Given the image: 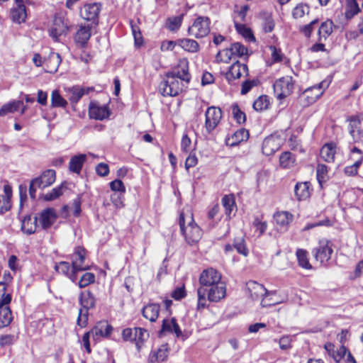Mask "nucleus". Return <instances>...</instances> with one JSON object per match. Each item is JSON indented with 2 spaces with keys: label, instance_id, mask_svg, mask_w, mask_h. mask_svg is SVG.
Listing matches in <instances>:
<instances>
[{
  "label": "nucleus",
  "instance_id": "ea45409f",
  "mask_svg": "<svg viewBox=\"0 0 363 363\" xmlns=\"http://www.w3.org/2000/svg\"><path fill=\"white\" fill-rule=\"evenodd\" d=\"M271 99L267 95H262L253 103V108L257 111H262L269 108Z\"/></svg>",
  "mask_w": 363,
  "mask_h": 363
},
{
  "label": "nucleus",
  "instance_id": "39448f33",
  "mask_svg": "<svg viewBox=\"0 0 363 363\" xmlns=\"http://www.w3.org/2000/svg\"><path fill=\"white\" fill-rule=\"evenodd\" d=\"M247 289L249 296L252 300H258L262 298L261 305L262 307H267L276 304L277 302L268 301L267 297L275 294V291H269L264 286L256 281H250L247 283Z\"/></svg>",
  "mask_w": 363,
  "mask_h": 363
},
{
  "label": "nucleus",
  "instance_id": "72a5a7b5",
  "mask_svg": "<svg viewBox=\"0 0 363 363\" xmlns=\"http://www.w3.org/2000/svg\"><path fill=\"white\" fill-rule=\"evenodd\" d=\"M79 302L82 308L89 310L94 308L96 300L90 291H84L79 295Z\"/></svg>",
  "mask_w": 363,
  "mask_h": 363
},
{
  "label": "nucleus",
  "instance_id": "f8f14e48",
  "mask_svg": "<svg viewBox=\"0 0 363 363\" xmlns=\"http://www.w3.org/2000/svg\"><path fill=\"white\" fill-rule=\"evenodd\" d=\"M11 299V295H8L4 301H0V328L9 326L13 320L12 312L8 306Z\"/></svg>",
  "mask_w": 363,
  "mask_h": 363
},
{
  "label": "nucleus",
  "instance_id": "864d4df0",
  "mask_svg": "<svg viewBox=\"0 0 363 363\" xmlns=\"http://www.w3.org/2000/svg\"><path fill=\"white\" fill-rule=\"evenodd\" d=\"M233 247L239 254H241L245 257L247 256L248 250L246 247L245 240L242 238H238L235 239Z\"/></svg>",
  "mask_w": 363,
  "mask_h": 363
},
{
  "label": "nucleus",
  "instance_id": "5fc2aeb1",
  "mask_svg": "<svg viewBox=\"0 0 363 363\" xmlns=\"http://www.w3.org/2000/svg\"><path fill=\"white\" fill-rule=\"evenodd\" d=\"M52 106L54 107L65 108L67 105V101L60 94V92H52Z\"/></svg>",
  "mask_w": 363,
  "mask_h": 363
},
{
  "label": "nucleus",
  "instance_id": "4c0bfd02",
  "mask_svg": "<svg viewBox=\"0 0 363 363\" xmlns=\"http://www.w3.org/2000/svg\"><path fill=\"white\" fill-rule=\"evenodd\" d=\"M23 106L21 101H13L2 106L0 109V116H4L9 113L17 111Z\"/></svg>",
  "mask_w": 363,
  "mask_h": 363
},
{
  "label": "nucleus",
  "instance_id": "c756f323",
  "mask_svg": "<svg viewBox=\"0 0 363 363\" xmlns=\"http://www.w3.org/2000/svg\"><path fill=\"white\" fill-rule=\"evenodd\" d=\"M335 145L334 143H328L324 145L320 152V157L327 162H332L335 160Z\"/></svg>",
  "mask_w": 363,
  "mask_h": 363
},
{
  "label": "nucleus",
  "instance_id": "9d476101",
  "mask_svg": "<svg viewBox=\"0 0 363 363\" xmlns=\"http://www.w3.org/2000/svg\"><path fill=\"white\" fill-rule=\"evenodd\" d=\"M283 144L282 138L277 135H271L267 137L262 143V152L270 156L279 150Z\"/></svg>",
  "mask_w": 363,
  "mask_h": 363
},
{
  "label": "nucleus",
  "instance_id": "a211bd4d",
  "mask_svg": "<svg viewBox=\"0 0 363 363\" xmlns=\"http://www.w3.org/2000/svg\"><path fill=\"white\" fill-rule=\"evenodd\" d=\"M247 66L245 64L236 61L230 67L225 77L228 82H230L233 79L240 78L243 74L247 75Z\"/></svg>",
  "mask_w": 363,
  "mask_h": 363
},
{
  "label": "nucleus",
  "instance_id": "09e8293b",
  "mask_svg": "<svg viewBox=\"0 0 363 363\" xmlns=\"http://www.w3.org/2000/svg\"><path fill=\"white\" fill-rule=\"evenodd\" d=\"M232 114L234 119L239 123L242 124L246 121V115L242 111L237 104L231 106Z\"/></svg>",
  "mask_w": 363,
  "mask_h": 363
},
{
  "label": "nucleus",
  "instance_id": "cd10ccee",
  "mask_svg": "<svg viewBox=\"0 0 363 363\" xmlns=\"http://www.w3.org/2000/svg\"><path fill=\"white\" fill-rule=\"evenodd\" d=\"M61 61V57L58 53L51 52L48 59L44 62L47 72L49 73H54L57 72Z\"/></svg>",
  "mask_w": 363,
  "mask_h": 363
},
{
  "label": "nucleus",
  "instance_id": "49530a36",
  "mask_svg": "<svg viewBox=\"0 0 363 363\" xmlns=\"http://www.w3.org/2000/svg\"><path fill=\"white\" fill-rule=\"evenodd\" d=\"M328 167L323 164H318L316 167V177L320 185L325 182L328 179Z\"/></svg>",
  "mask_w": 363,
  "mask_h": 363
},
{
  "label": "nucleus",
  "instance_id": "a878e982",
  "mask_svg": "<svg viewBox=\"0 0 363 363\" xmlns=\"http://www.w3.org/2000/svg\"><path fill=\"white\" fill-rule=\"evenodd\" d=\"M361 11L357 0H345V9L344 16L347 21L352 19Z\"/></svg>",
  "mask_w": 363,
  "mask_h": 363
},
{
  "label": "nucleus",
  "instance_id": "6ab92c4d",
  "mask_svg": "<svg viewBox=\"0 0 363 363\" xmlns=\"http://www.w3.org/2000/svg\"><path fill=\"white\" fill-rule=\"evenodd\" d=\"M293 215L287 211L277 212L274 218L277 224V230L285 232L290 223L293 220Z\"/></svg>",
  "mask_w": 363,
  "mask_h": 363
},
{
  "label": "nucleus",
  "instance_id": "4468645a",
  "mask_svg": "<svg viewBox=\"0 0 363 363\" xmlns=\"http://www.w3.org/2000/svg\"><path fill=\"white\" fill-rule=\"evenodd\" d=\"M167 334H175L179 337L182 333L174 318H166L162 320L161 330L159 331V336L163 337Z\"/></svg>",
  "mask_w": 363,
  "mask_h": 363
},
{
  "label": "nucleus",
  "instance_id": "0eeeda50",
  "mask_svg": "<svg viewBox=\"0 0 363 363\" xmlns=\"http://www.w3.org/2000/svg\"><path fill=\"white\" fill-rule=\"evenodd\" d=\"M211 21L209 18L199 16L188 29L190 35L196 38L206 37L210 33Z\"/></svg>",
  "mask_w": 363,
  "mask_h": 363
},
{
  "label": "nucleus",
  "instance_id": "b1692460",
  "mask_svg": "<svg viewBox=\"0 0 363 363\" xmlns=\"http://www.w3.org/2000/svg\"><path fill=\"white\" fill-rule=\"evenodd\" d=\"M160 306L157 303H149L142 310L143 316L150 322H155L159 316Z\"/></svg>",
  "mask_w": 363,
  "mask_h": 363
},
{
  "label": "nucleus",
  "instance_id": "423d86ee",
  "mask_svg": "<svg viewBox=\"0 0 363 363\" xmlns=\"http://www.w3.org/2000/svg\"><path fill=\"white\" fill-rule=\"evenodd\" d=\"M312 252L317 262L326 264L333 252V243L327 239L320 240L318 245L313 250Z\"/></svg>",
  "mask_w": 363,
  "mask_h": 363
},
{
  "label": "nucleus",
  "instance_id": "f03ea898",
  "mask_svg": "<svg viewBox=\"0 0 363 363\" xmlns=\"http://www.w3.org/2000/svg\"><path fill=\"white\" fill-rule=\"evenodd\" d=\"M179 224L181 232L189 245H194L200 240L202 231L194 222L192 213L182 212L179 218Z\"/></svg>",
  "mask_w": 363,
  "mask_h": 363
},
{
  "label": "nucleus",
  "instance_id": "473e14b6",
  "mask_svg": "<svg viewBox=\"0 0 363 363\" xmlns=\"http://www.w3.org/2000/svg\"><path fill=\"white\" fill-rule=\"evenodd\" d=\"M333 23L331 20H327L323 22L318 28V41L323 42L333 33Z\"/></svg>",
  "mask_w": 363,
  "mask_h": 363
},
{
  "label": "nucleus",
  "instance_id": "774afa93",
  "mask_svg": "<svg viewBox=\"0 0 363 363\" xmlns=\"http://www.w3.org/2000/svg\"><path fill=\"white\" fill-rule=\"evenodd\" d=\"M96 172L98 175H99L101 177H106L109 173V167H108V164H106L105 163H99L96 167Z\"/></svg>",
  "mask_w": 363,
  "mask_h": 363
},
{
  "label": "nucleus",
  "instance_id": "20e7f679",
  "mask_svg": "<svg viewBox=\"0 0 363 363\" xmlns=\"http://www.w3.org/2000/svg\"><path fill=\"white\" fill-rule=\"evenodd\" d=\"M69 30V21L67 13L62 11L55 15L52 25L48 30L49 35L55 42H61L62 38L65 37Z\"/></svg>",
  "mask_w": 363,
  "mask_h": 363
},
{
  "label": "nucleus",
  "instance_id": "58836bf2",
  "mask_svg": "<svg viewBox=\"0 0 363 363\" xmlns=\"http://www.w3.org/2000/svg\"><path fill=\"white\" fill-rule=\"evenodd\" d=\"M234 23L235 28L239 34L250 41L255 40V38L250 28H247L245 24L238 22L237 20L234 21Z\"/></svg>",
  "mask_w": 363,
  "mask_h": 363
},
{
  "label": "nucleus",
  "instance_id": "f3484780",
  "mask_svg": "<svg viewBox=\"0 0 363 363\" xmlns=\"http://www.w3.org/2000/svg\"><path fill=\"white\" fill-rule=\"evenodd\" d=\"M101 4L100 3L87 4L81 9V16L86 21H95L98 18L101 11Z\"/></svg>",
  "mask_w": 363,
  "mask_h": 363
},
{
  "label": "nucleus",
  "instance_id": "2eb2a0df",
  "mask_svg": "<svg viewBox=\"0 0 363 363\" xmlns=\"http://www.w3.org/2000/svg\"><path fill=\"white\" fill-rule=\"evenodd\" d=\"M85 249L81 247H77L75 252L72 255V265L74 270L77 272L84 271L89 269L88 265H84L85 260Z\"/></svg>",
  "mask_w": 363,
  "mask_h": 363
},
{
  "label": "nucleus",
  "instance_id": "a18cd8bd",
  "mask_svg": "<svg viewBox=\"0 0 363 363\" xmlns=\"http://www.w3.org/2000/svg\"><path fill=\"white\" fill-rule=\"evenodd\" d=\"M349 160H350L352 163L361 165L363 162L362 151L357 147H351L349 155Z\"/></svg>",
  "mask_w": 363,
  "mask_h": 363
},
{
  "label": "nucleus",
  "instance_id": "3c124183",
  "mask_svg": "<svg viewBox=\"0 0 363 363\" xmlns=\"http://www.w3.org/2000/svg\"><path fill=\"white\" fill-rule=\"evenodd\" d=\"M310 8L305 4H298L293 10L292 16L294 18H302L305 14H308Z\"/></svg>",
  "mask_w": 363,
  "mask_h": 363
},
{
  "label": "nucleus",
  "instance_id": "5701e85b",
  "mask_svg": "<svg viewBox=\"0 0 363 363\" xmlns=\"http://www.w3.org/2000/svg\"><path fill=\"white\" fill-rule=\"evenodd\" d=\"M56 218L55 211L52 208H48L42 211L39 221L43 229H48L55 222Z\"/></svg>",
  "mask_w": 363,
  "mask_h": 363
},
{
  "label": "nucleus",
  "instance_id": "7c9ffc66",
  "mask_svg": "<svg viewBox=\"0 0 363 363\" xmlns=\"http://www.w3.org/2000/svg\"><path fill=\"white\" fill-rule=\"evenodd\" d=\"M310 187L309 182L297 183L294 188V193L298 200H305L310 196Z\"/></svg>",
  "mask_w": 363,
  "mask_h": 363
},
{
  "label": "nucleus",
  "instance_id": "393cba45",
  "mask_svg": "<svg viewBox=\"0 0 363 363\" xmlns=\"http://www.w3.org/2000/svg\"><path fill=\"white\" fill-rule=\"evenodd\" d=\"M55 269L58 273H61L69 277L72 280V281H76L77 279V270H74L72 266V267H70L69 262H60L55 265Z\"/></svg>",
  "mask_w": 363,
  "mask_h": 363
},
{
  "label": "nucleus",
  "instance_id": "ddd939ff",
  "mask_svg": "<svg viewBox=\"0 0 363 363\" xmlns=\"http://www.w3.org/2000/svg\"><path fill=\"white\" fill-rule=\"evenodd\" d=\"M349 133L354 143L363 144V121L355 117H351L349 124Z\"/></svg>",
  "mask_w": 363,
  "mask_h": 363
},
{
  "label": "nucleus",
  "instance_id": "e433bc0d",
  "mask_svg": "<svg viewBox=\"0 0 363 363\" xmlns=\"http://www.w3.org/2000/svg\"><path fill=\"white\" fill-rule=\"evenodd\" d=\"M37 220V217H35L33 220L31 219L30 216L25 218L22 222V230L28 235L34 233L38 227Z\"/></svg>",
  "mask_w": 363,
  "mask_h": 363
},
{
  "label": "nucleus",
  "instance_id": "0e129e2a",
  "mask_svg": "<svg viewBox=\"0 0 363 363\" xmlns=\"http://www.w3.org/2000/svg\"><path fill=\"white\" fill-rule=\"evenodd\" d=\"M348 350L343 345L335 351V354H333V359L337 362H340V360L348 353Z\"/></svg>",
  "mask_w": 363,
  "mask_h": 363
},
{
  "label": "nucleus",
  "instance_id": "c9c22d12",
  "mask_svg": "<svg viewBox=\"0 0 363 363\" xmlns=\"http://www.w3.org/2000/svg\"><path fill=\"white\" fill-rule=\"evenodd\" d=\"M322 94L323 92L314 95V92H301L298 96V100L302 106H309L315 102L322 96Z\"/></svg>",
  "mask_w": 363,
  "mask_h": 363
},
{
  "label": "nucleus",
  "instance_id": "8fccbe9b",
  "mask_svg": "<svg viewBox=\"0 0 363 363\" xmlns=\"http://www.w3.org/2000/svg\"><path fill=\"white\" fill-rule=\"evenodd\" d=\"M294 162L295 159L290 152H284L280 155V165L284 168L291 167L294 164Z\"/></svg>",
  "mask_w": 363,
  "mask_h": 363
},
{
  "label": "nucleus",
  "instance_id": "bb28decb",
  "mask_svg": "<svg viewBox=\"0 0 363 363\" xmlns=\"http://www.w3.org/2000/svg\"><path fill=\"white\" fill-rule=\"evenodd\" d=\"M274 91H291L294 89L293 79L286 76L277 79L273 84Z\"/></svg>",
  "mask_w": 363,
  "mask_h": 363
},
{
  "label": "nucleus",
  "instance_id": "412c9836",
  "mask_svg": "<svg viewBox=\"0 0 363 363\" xmlns=\"http://www.w3.org/2000/svg\"><path fill=\"white\" fill-rule=\"evenodd\" d=\"M112 326L105 322L97 323L90 331L91 336L95 340H99L100 337H106L110 335L112 331Z\"/></svg>",
  "mask_w": 363,
  "mask_h": 363
},
{
  "label": "nucleus",
  "instance_id": "69168bd1",
  "mask_svg": "<svg viewBox=\"0 0 363 363\" xmlns=\"http://www.w3.org/2000/svg\"><path fill=\"white\" fill-rule=\"evenodd\" d=\"M132 33L134 36L135 43L137 45H140L143 43V37L140 28L135 25L131 24Z\"/></svg>",
  "mask_w": 363,
  "mask_h": 363
},
{
  "label": "nucleus",
  "instance_id": "9b49d317",
  "mask_svg": "<svg viewBox=\"0 0 363 363\" xmlns=\"http://www.w3.org/2000/svg\"><path fill=\"white\" fill-rule=\"evenodd\" d=\"M111 111L107 105H101L98 102H91L89 106V116L91 118L103 121L111 115Z\"/></svg>",
  "mask_w": 363,
  "mask_h": 363
},
{
  "label": "nucleus",
  "instance_id": "4be33fe9",
  "mask_svg": "<svg viewBox=\"0 0 363 363\" xmlns=\"http://www.w3.org/2000/svg\"><path fill=\"white\" fill-rule=\"evenodd\" d=\"M250 134L247 130L240 128L235 131L233 135L228 137L225 140L227 145L234 147L240 144L241 142L246 141L249 138Z\"/></svg>",
  "mask_w": 363,
  "mask_h": 363
},
{
  "label": "nucleus",
  "instance_id": "c85d7f7f",
  "mask_svg": "<svg viewBox=\"0 0 363 363\" xmlns=\"http://www.w3.org/2000/svg\"><path fill=\"white\" fill-rule=\"evenodd\" d=\"M169 353L168 345H162L156 351L152 352L150 355V362H164L167 359Z\"/></svg>",
  "mask_w": 363,
  "mask_h": 363
},
{
  "label": "nucleus",
  "instance_id": "37998d69",
  "mask_svg": "<svg viewBox=\"0 0 363 363\" xmlns=\"http://www.w3.org/2000/svg\"><path fill=\"white\" fill-rule=\"evenodd\" d=\"M148 337L149 334L146 330L141 328H135L134 342L138 350Z\"/></svg>",
  "mask_w": 363,
  "mask_h": 363
},
{
  "label": "nucleus",
  "instance_id": "de8ad7c7",
  "mask_svg": "<svg viewBox=\"0 0 363 363\" xmlns=\"http://www.w3.org/2000/svg\"><path fill=\"white\" fill-rule=\"evenodd\" d=\"M65 189V187L63 184L52 189L50 192L43 195L44 200L48 201L55 200L63 194Z\"/></svg>",
  "mask_w": 363,
  "mask_h": 363
},
{
  "label": "nucleus",
  "instance_id": "79ce46f5",
  "mask_svg": "<svg viewBox=\"0 0 363 363\" xmlns=\"http://www.w3.org/2000/svg\"><path fill=\"white\" fill-rule=\"evenodd\" d=\"M298 265L304 269H311L312 266L308 259V252L303 249H298L296 252Z\"/></svg>",
  "mask_w": 363,
  "mask_h": 363
},
{
  "label": "nucleus",
  "instance_id": "f704fd0d",
  "mask_svg": "<svg viewBox=\"0 0 363 363\" xmlns=\"http://www.w3.org/2000/svg\"><path fill=\"white\" fill-rule=\"evenodd\" d=\"M86 160V155L85 154H80L72 157L69 162V170L74 173L79 174Z\"/></svg>",
  "mask_w": 363,
  "mask_h": 363
},
{
  "label": "nucleus",
  "instance_id": "052dcab7",
  "mask_svg": "<svg viewBox=\"0 0 363 363\" xmlns=\"http://www.w3.org/2000/svg\"><path fill=\"white\" fill-rule=\"evenodd\" d=\"M88 311L89 309L80 308L79 311V315L77 318V325L81 328L86 327L88 321Z\"/></svg>",
  "mask_w": 363,
  "mask_h": 363
},
{
  "label": "nucleus",
  "instance_id": "2f4dec72",
  "mask_svg": "<svg viewBox=\"0 0 363 363\" xmlns=\"http://www.w3.org/2000/svg\"><path fill=\"white\" fill-rule=\"evenodd\" d=\"M11 18L16 23H21L26 18V11L24 4H16V7L11 10Z\"/></svg>",
  "mask_w": 363,
  "mask_h": 363
},
{
  "label": "nucleus",
  "instance_id": "6e6552de",
  "mask_svg": "<svg viewBox=\"0 0 363 363\" xmlns=\"http://www.w3.org/2000/svg\"><path fill=\"white\" fill-rule=\"evenodd\" d=\"M205 128L211 133L219 124L222 118V111L215 106L208 107L205 113Z\"/></svg>",
  "mask_w": 363,
  "mask_h": 363
},
{
  "label": "nucleus",
  "instance_id": "4d7b16f0",
  "mask_svg": "<svg viewBox=\"0 0 363 363\" xmlns=\"http://www.w3.org/2000/svg\"><path fill=\"white\" fill-rule=\"evenodd\" d=\"M230 48L234 57H242L247 52V49L240 43H233Z\"/></svg>",
  "mask_w": 363,
  "mask_h": 363
},
{
  "label": "nucleus",
  "instance_id": "f257e3e1",
  "mask_svg": "<svg viewBox=\"0 0 363 363\" xmlns=\"http://www.w3.org/2000/svg\"><path fill=\"white\" fill-rule=\"evenodd\" d=\"M190 80L188 72V62L182 61L180 62L179 69L177 72L169 73L166 79H163L160 84V89L167 91H183Z\"/></svg>",
  "mask_w": 363,
  "mask_h": 363
},
{
  "label": "nucleus",
  "instance_id": "6e6d98bb",
  "mask_svg": "<svg viewBox=\"0 0 363 363\" xmlns=\"http://www.w3.org/2000/svg\"><path fill=\"white\" fill-rule=\"evenodd\" d=\"M182 16L170 17L167 19V28L172 31L178 30L182 25Z\"/></svg>",
  "mask_w": 363,
  "mask_h": 363
},
{
  "label": "nucleus",
  "instance_id": "aec40b11",
  "mask_svg": "<svg viewBox=\"0 0 363 363\" xmlns=\"http://www.w3.org/2000/svg\"><path fill=\"white\" fill-rule=\"evenodd\" d=\"M56 173L53 169H47L41 175L35 178V182L38 183V188L45 189L51 186L55 181Z\"/></svg>",
  "mask_w": 363,
  "mask_h": 363
},
{
  "label": "nucleus",
  "instance_id": "c03bdc74",
  "mask_svg": "<svg viewBox=\"0 0 363 363\" xmlns=\"http://www.w3.org/2000/svg\"><path fill=\"white\" fill-rule=\"evenodd\" d=\"M179 45L185 50L191 52H195L199 50V43L192 39H182L179 41Z\"/></svg>",
  "mask_w": 363,
  "mask_h": 363
},
{
  "label": "nucleus",
  "instance_id": "dca6fc26",
  "mask_svg": "<svg viewBox=\"0 0 363 363\" xmlns=\"http://www.w3.org/2000/svg\"><path fill=\"white\" fill-rule=\"evenodd\" d=\"M91 27L89 25H80L79 26L74 35V43L82 48H84L86 45L89 40L91 36Z\"/></svg>",
  "mask_w": 363,
  "mask_h": 363
},
{
  "label": "nucleus",
  "instance_id": "338daca9",
  "mask_svg": "<svg viewBox=\"0 0 363 363\" xmlns=\"http://www.w3.org/2000/svg\"><path fill=\"white\" fill-rule=\"evenodd\" d=\"M263 30L265 33H270L274 28V22L271 16H267L264 18L262 24Z\"/></svg>",
  "mask_w": 363,
  "mask_h": 363
},
{
  "label": "nucleus",
  "instance_id": "a19ab883",
  "mask_svg": "<svg viewBox=\"0 0 363 363\" xmlns=\"http://www.w3.org/2000/svg\"><path fill=\"white\" fill-rule=\"evenodd\" d=\"M222 204L225 208L227 217L230 218V214L235 208V201L233 195H225L222 199Z\"/></svg>",
  "mask_w": 363,
  "mask_h": 363
},
{
  "label": "nucleus",
  "instance_id": "1a4fd4ad",
  "mask_svg": "<svg viewBox=\"0 0 363 363\" xmlns=\"http://www.w3.org/2000/svg\"><path fill=\"white\" fill-rule=\"evenodd\" d=\"M221 274L213 268H209L202 272L199 277L200 286L199 288H208L218 284L221 281Z\"/></svg>",
  "mask_w": 363,
  "mask_h": 363
},
{
  "label": "nucleus",
  "instance_id": "680f3d73",
  "mask_svg": "<svg viewBox=\"0 0 363 363\" xmlns=\"http://www.w3.org/2000/svg\"><path fill=\"white\" fill-rule=\"evenodd\" d=\"M110 188L113 191L119 192L120 194H124L125 192V187L120 179H116L111 182H110Z\"/></svg>",
  "mask_w": 363,
  "mask_h": 363
},
{
  "label": "nucleus",
  "instance_id": "7ed1b4c3",
  "mask_svg": "<svg viewBox=\"0 0 363 363\" xmlns=\"http://www.w3.org/2000/svg\"><path fill=\"white\" fill-rule=\"evenodd\" d=\"M198 303L197 308H204L207 306V299L206 296H208V300L211 302H218L223 299L226 296V285L225 283L222 281L218 284L208 288H198Z\"/></svg>",
  "mask_w": 363,
  "mask_h": 363
},
{
  "label": "nucleus",
  "instance_id": "e2e57ef3",
  "mask_svg": "<svg viewBox=\"0 0 363 363\" xmlns=\"http://www.w3.org/2000/svg\"><path fill=\"white\" fill-rule=\"evenodd\" d=\"M318 20L315 19L312 21L310 23L303 26L300 28V31L306 37L310 38L312 31L313 30L314 26L318 23Z\"/></svg>",
  "mask_w": 363,
  "mask_h": 363
},
{
  "label": "nucleus",
  "instance_id": "603ef678",
  "mask_svg": "<svg viewBox=\"0 0 363 363\" xmlns=\"http://www.w3.org/2000/svg\"><path fill=\"white\" fill-rule=\"evenodd\" d=\"M234 57L230 48L223 49L218 52L216 56V61L218 62L228 63Z\"/></svg>",
  "mask_w": 363,
  "mask_h": 363
},
{
  "label": "nucleus",
  "instance_id": "13d9d810",
  "mask_svg": "<svg viewBox=\"0 0 363 363\" xmlns=\"http://www.w3.org/2000/svg\"><path fill=\"white\" fill-rule=\"evenodd\" d=\"M95 281V275L91 272H86L81 277L78 282V285L80 288H84Z\"/></svg>",
  "mask_w": 363,
  "mask_h": 363
},
{
  "label": "nucleus",
  "instance_id": "bf43d9fd",
  "mask_svg": "<svg viewBox=\"0 0 363 363\" xmlns=\"http://www.w3.org/2000/svg\"><path fill=\"white\" fill-rule=\"evenodd\" d=\"M269 48L272 52L271 56L272 62L274 63L282 62L284 55L281 52V49H278L274 45L269 46Z\"/></svg>",
  "mask_w": 363,
  "mask_h": 363
}]
</instances>
